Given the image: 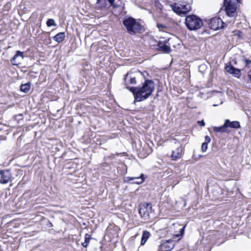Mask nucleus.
Instances as JSON below:
<instances>
[{
  "label": "nucleus",
  "instance_id": "f257e3e1",
  "mask_svg": "<svg viewBox=\"0 0 251 251\" xmlns=\"http://www.w3.org/2000/svg\"><path fill=\"white\" fill-rule=\"evenodd\" d=\"M154 83L152 80L146 79L141 87H127L132 93L135 100L142 101L150 97L154 90Z\"/></svg>",
  "mask_w": 251,
  "mask_h": 251
},
{
  "label": "nucleus",
  "instance_id": "f03ea898",
  "mask_svg": "<svg viewBox=\"0 0 251 251\" xmlns=\"http://www.w3.org/2000/svg\"><path fill=\"white\" fill-rule=\"evenodd\" d=\"M123 24L126 31L131 35H135L140 33L142 29L141 25L132 17L125 19Z\"/></svg>",
  "mask_w": 251,
  "mask_h": 251
},
{
  "label": "nucleus",
  "instance_id": "7ed1b4c3",
  "mask_svg": "<svg viewBox=\"0 0 251 251\" xmlns=\"http://www.w3.org/2000/svg\"><path fill=\"white\" fill-rule=\"evenodd\" d=\"M185 23L187 27L190 30L199 29L203 25L201 20L193 15L186 16Z\"/></svg>",
  "mask_w": 251,
  "mask_h": 251
},
{
  "label": "nucleus",
  "instance_id": "20e7f679",
  "mask_svg": "<svg viewBox=\"0 0 251 251\" xmlns=\"http://www.w3.org/2000/svg\"><path fill=\"white\" fill-rule=\"evenodd\" d=\"M152 212V205L151 203H144L140 205L139 213L141 217L144 220L149 219Z\"/></svg>",
  "mask_w": 251,
  "mask_h": 251
},
{
  "label": "nucleus",
  "instance_id": "39448f33",
  "mask_svg": "<svg viewBox=\"0 0 251 251\" xmlns=\"http://www.w3.org/2000/svg\"><path fill=\"white\" fill-rule=\"evenodd\" d=\"M208 24L210 29L217 30L224 27V23L221 18L214 17L209 20Z\"/></svg>",
  "mask_w": 251,
  "mask_h": 251
},
{
  "label": "nucleus",
  "instance_id": "423d86ee",
  "mask_svg": "<svg viewBox=\"0 0 251 251\" xmlns=\"http://www.w3.org/2000/svg\"><path fill=\"white\" fill-rule=\"evenodd\" d=\"M175 245L174 240L172 239L163 241L159 246L158 251H170L174 248Z\"/></svg>",
  "mask_w": 251,
  "mask_h": 251
},
{
  "label": "nucleus",
  "instance_id": "0eeeda50",
  "mask_svg": "<svg viewBox=\"0 0 251 251\" xmlns=\"http://www.w3.org/2000/svg\"><path fill=\"white\" fill-rule=\"evenodd\" d=\"M158 50L163 53H168L171 51L170 45L168 40H165L163 41H159L157 44Z\"/></svg>",
  "mask_w": 251,
  "mask_h": 251
},
{
  "label": "nucleus",
  "instance_id": "6e6552de",
  "mask_svg": "<svg viewBox=\"0 0 251 251\" xmlns=\"http://www.w3.org/2000/svg\"><path fill=\"white\" fill-rule=\"evenodd\" d=\"M145 177L143 174H141L140 176L129 177L127 176L125 178V181L127 183L131 181H133L131 183L133 184H141L145 181Z\"/></svg>",
  "mask_w": 251,
  "mask_h": 251
},
{
  "label": "nucleus",
  "instance_id": "1a4fd4ad",
  "mask_svg": "<svg viewBox=\"0 0 251 251\" xmlns=\"http://www.w3.org/2000/svg\"><path fill=\"white\" fill-rule=\"evenodd\" d=\"M1 178L0 179V183H7L11 178V174L9 170H1L0 172Z\"/></svg>",
  "mask_w": 251,
  "mask_h": 251
},
{
  "label": "nucleus",
  "instance_id": "9d476101",
  "mask_svg": "<svg viewBox=\"0 0 251 251\" xmlns=\"http://www.w3.org/2000/svg\"><path fill=\"white\" fill-rule=\"evenodd\" d=\"M225 69L228 73L232 75L235 77L239 78L241 75L240 70L235 68L230 64L226 65Z\"/></svg>",
  "mask_w": 251,
  "mask_h": 251
},
{
  "label": "nucleus",
  "instance_id": "9b49d317",
  "mask_svg": "<svg viewBox=\"0 0 251 251\" xmlns=\"http://www.w3.org/2000/svg\"><path fill=\"white\" fill-rule=\"evenodd\" d=\"M110 3V5L114 7H117V6L114 4L115 0H107ZM107 3L106 0H97L96 6L98 9L101 10L107 6Z\"/></svg>",
  "mask_w": 251,
  "mask_h": 251
},
{
  "label": "nucleus",
  "instance_id": "f8f14e48",
  "mask_svg": "<svg viewBox=\"0 0 251 251\" xmlns=\"http://www.w3.org/2000/svg\"><path fill=\"white\" fill-rule=\"evenodd\" d=\"M124 83L126 86V88L127 89V87H130L129 84H136L137 82L135 77L132 76L131 75L127 74L124 77Z\"/></svg>",
  "mask_w": 251,
  "mask_h": 251
},
{
  "label": "nucleus",
  "instance_id": "ddd939ff",
  "mask_svg": "<svg viewBox=\"0 0 251 251\" xmlns=\"http://www.w3.org/2000/svg\"><path fill=\"white\" fill-rule=\"evenodd\" d=\"M182 151L183 148L181 146L177 147L175 150L173 151L171 156L172 159L173 160H176L178 158H180Z\"/></svg>",
  "mask_w": 251,
  "mask_h": 251
},
{
  "label": "nucleus",
  "instance_id": "4468645a",
  "mask_svg": "<svg viewBox=\"0 0 251 251\" xmlns=\"http://www.w3.org/2000/svg\"><path fill=\"white\" fill-rule=\"evenodd\" d=\"M225 7L226 15L229 17H234L236 11L235 4H232Z\"/></svg>",
  "mask_w": 251,
  "mask_h": 251
},
{
  "label": "nucleus",
  "instance_id": "2eb2a0df",
  "mask_svg": "<svg viewBox=\"0 0 251 251\" xmlns=\"http://www.w3.org/2000/svg\"><path fill=\"white\" fill-rule=\"evenodd\" d=\"M225 123L227 128L230 127L237 129L240 127V123L238 121L230 122L229 120L226 119L225 120Z\"/></svg>",
  "mask_w": 251,
  "mask_h": 251
},
{
  "label": "nucleus",
  "instance_id": "dca6fc26",
  "mask_svg": "<svg viewBox=\"0 0 251 251\" xmlns=\"http://www.w3.org/2000/svg\"><path fill=\"white\" fill-rule=\"evenodd\" d=\"M180 3L182 14L185 15L191 10V5L189 3L184 1L180 2Z\"/></svg>",
  "mask_w": 251,
  "mask_h": 251
},
{
  "label": "nucleus",
  "instance_id": "f3484780",
  "mask_svg": "<svg viewBox=\"0 0 251 251\" xmlns=\"http://www.w3.org/2000/svg\"><path fill=\"white\" fill-rule=\"evenodd\" d=\"M170 6L172 9L176 13L181 15V10L180 7V3H175L170 5Z\"/></svg>",
  "mask_w": 251,
  "mask_h": 251
},
{
  "label": "nucleus",
  "instance_id": "a211bd4d",
  "mask_svg": "<svg viewBox=\"0 0 251 251\" xmlns=\"http://www.w3.org/2000/svg\"><path fill=\"white\" fill-rule=\"evenodd\" d=\"M213 129L215 132L225 133L227 132V127L225 123L221 126H213Z\"/></svg>",
  "mask_w": 251,
  "mask_h": 251
},
{
  "label": "nucleus",
  "instance_id": "6ab92c4d",
  "mask_svg": "<svg viewBox=\"0 0 251 251\" xmlns=\"http://www.w3.org/2000/svg\"><path fill=\"white\" fill-rule=\"evenodd\" d=\"M65 35L64 32H59L57 33L56 35H55L53 37V40L58 42L60 43L65 38Z\"/></svg>",
  "mask_w": 251,
  "mask_h": 251
},
{
  "label": "nucleus",
  "instance_id": "aec40b11",
  "mask_svg": "<svg viewBox=\"0 0 251 251\" xmlns=\"http://www.w3.org/2000/svg\"><path fill=\"white\" fill-rule=\"evenodd\" d=\"M150 236V233L149 231L146 230L143 231L141 241V245H144L145 244Z\"/></svg>",
  "mask_w": 251,
  "mask_h": 251
},
{
  "label": "nucleus",
  "instance_id": "412c9836",
  "mask_svg": "<svg viewBox=\"0 0 251 251\" xmlns=\"http://www.w3.org/2000/svg\"><path fill=\"white\" fill-rule=\"evenodd\" d=\"M30 83H26L22 84L20 86V90L21 91L27 93L30 90Z\"/></svg>",
  "mask_w": 251,
  "mask_h": 251
},
{
  "label": "nucleus",
  "instance_id": "4be33fe9",
  "mask_svg": "<svg viewBox=\"0 0 251 251\" xmlns=\"http://www.w3.org/2000/svg\"><path fill=\"white\" fill-rule=\"evenodd\" d=\"M91 239V236L89 234H86L85 235L84 242L82 243L83 247L86 248L89 243L90 240Z\"/></svg>",
  "mask_w": 251,
  "mask_h": 251
},
{
  "label": "nucleus",
  "instance_id": "5701e85b",
  "mask_svg": "<svg viewBox=\"0 0 251 251\" xmlns=\"http://www.w3.org/2000/svg\"><path fill=\"white\" fill-rule=\"evenodd\" d=\"M47 25L48 26H56V24L54 20L52 19H49L47 21Z\"/></svg>",
  "mask_w": 251,
  "mask_h": 251
},
{
  "label": "nucleus",
  "instance_id": "b1692460",
  "mask_svg": "<svg viewBox=\"0 0 251 251\" xmlns=\"http://www.w3.org/2000/svg\"><path fill=\"white\" fill-rule=\"evenodd\" d=\"M18 57H21V58L23 59L24 58L23 56V52H21L20 51H17L16 54L14 56V59H16Z\"/></svg>",
  "mask_w": 251,
  "mask_h": 251
},
{
  "label": "nucleus",
  "instance_id": "393cba45",
  "mask_svg": "<svg viewBox=\"0 0 251 251\" xmlns=\"http://www.w3.org/2000/svg\"><path fill=\"white\" fill-rule=\"evenodd\" d=\"M157 27L160 31H163L164 29H166L167 28L165 25L159 23L157 24Z\"/></svg>",
  "mask_w": 251,
  "mask_h": 251
},
{
  "label": "nucleus",
  "instance_id": "a878e982",
  "mask_svg": "<svg viewBox=\"0 0 251 251\" xmlns=\"http://www.w3.org/2000/svg\"><path fill=\"white\" fill-rule=\"evenodd\" d=\"M207 145L208 144L206 143H203L201 145V150L203 152H205L207 149Z\"/></svg>",
  "mask_w": 251,
  "mask_h": 251
},
{
  "label": "nucleus",
  "instance_id": "bb28decb",
  "mask_svg": "<svg viewBox=\"0 0 251 251\" xmlns=\"http://www.w3.org/2000/svg\"><path fill=\"white\" fill-rule=\"evenodd\" d=\"M231 0H224V6H226L227 5L232 4V3H231Z\"/></svg>",
  "mask_w": 251,
  "mask_h": 251
},
{
  "label": "nucleus",
  "instance_id": "cd10ccee",
  "mask_svg": "<svg viewBox=\"0 0 251 251\" xmlns=\"http://www.w3.org/2000/svg\"><path fill=\"white\" fill-rule=\"evenodd\" d=\"M204 138H205V141H204V143L208 144L211 141L210 138L207 135L205 136Z\"/></svg>",
  "mask_w": 251,
  "mask_h": 251
},
{
  "label": "nucleus",
  "instance_id": "c85d7f7f",
  "mask_svg": "<svg viewBox=\"0 0 251 251\" xmlns=\"http://www.w3.org/2000/svg\"><path fill=\"white\" fill-rule=\"evenodd\" d=\"M16 59H14V56H13V58H12V59L11 60V62L12 64L14 65H18V63H17V62L16 61Z\"/></svg>",
  "mask_w": 251,
  "mask_h": 251
},
{
  "label": "nucleus",
  "instance_id": "c756f323",
  "mask_svg": "<svg viewBox=\"0 0 251 251\" xmlns=\"http://www.w3.org/2000/svg\"><path fill=\"white\" fill-rule=\"evenodd\" d=\"M186 227V225L184 226L182 228L180 229V235H182L183 234H184V229Z\"/></svg>",
  "mask_w": 251,
  "mask_h": 251
},
{
  "label": "nucleus",
  "instance_id": "7c9ffc66",
  "mask_svg": "<svg viewBox=\"0 0 251 251\" xmlns=\"http://www.w3.org/2000/svg\"><path fill=\"white\" fill-rule=\"evenodd\" d=\"M247 76L251 82V69L248 72Z\"/></svg>",
  "mask_w": 251,
  "mask_h": 251
},
{
  "label": "nucleus",
  "instance_id": "2f4dec72",
  "mask_svg": "<svg viewBox=\"0 0 251 251\" xmlns=\"http://www.w3.org/2000/svg\"><path fill=\"white\" fill-rule=\"evenodd\" d=\"M244 61H245V62L246 63V65L251 64V60L245 59L244 60Z\"/></svg>",
  "mask_w": 251,
  "mask_h": 251
},
{
  "label": "nucleus",
  "instance_id": "473e14b6",
  "mask_svg": "<svg viewBox=\"0 0 251 251\" xmlns=\"http://www.w3.org/2000/svg\"><path fill=\"white\" fill-rule=\"evenodd\" d=\"M198 123H199V125L201 126H203L205 125V123L203 120L201 121H198Z\"/></svg>",
  "mask_w": 251,
  "mask_h": 251
},
{
  "label": "nucleus",
  "instance_id": "72a5a7b5",
  "mask_svg": "<svg viewBox=\"0 0 251 251\" xmlns=\"http://www.w3.org/2000/svg\"><path fill=\"white\" fill-rule=\"evenodd\" d=\"M48 226L50 227H51L53 226V225L52 224V223L51 222H50V221L48 222V224L47 225Z\"/></svg>",
  "mask_w": 251,
  "mask_h": 251
},
{
  "label": "nucleus",
  "instance_id": "f704fd0d",
  "mask_svg": "<svg viewBox=\"0 0 251 251\" xmlns=\"http://www.w3.org/2000/svg\"><path fill=\"white\" fill-rule=\"evenodd\" d=\"M114 154H112L110 157H114Z\"/></svg>",
  "mask_w": 251,
  "mask_h": 251
},
{
  "label": "nucleus",
  "instance_id": "c9c22d12",
  "mask_svg": "<svg viewBox=\"0 0 251 251\" xmlns=\"http://www.w3.org/2000/svg\"><path fill=\"white\" fill-rule=\"evenodd\" d=\"M179 236V234H176V237H178Z\"/></svg>",
  "mask_w": 251,
  "mask_h": 251
},
{
  "label": "nucleus",
  "instance_id": "e433bc0d",
  "mask_svg": "<svg viewBox=\"0 0 251 251\" xmlns=\"http://www.w3.org/2000/svg\"><path fill=\"white\" fill-rule=\"evenodd\" d=\"M119 154H120V153H116V155H118Z\"/></svg>",
  "mask_w": 251,
  "mask_h": 251
},
{
  "label": "nucleus",
  "instance_id": "4c0bfd02",
  "mask_svg": "<svg viewBox=\"0 0 251 251\" xmlns=\"http://www.w3.org/2000/svg\"><path fill=\"white\" fill-rule=\"evenodd\" d=\"M237 0V1H238L239 2L240 0Z\"/></svg>",
  "mask_w": 251,
  "mask_h": 251
},
{
  "label": "nucleus",
  "instance_id": "58836bf2",
  "mask_svg": "<svg viewBox=\"0 0 251 251\" xmlns=\"http://www.w3.org/2000/svg\"><path fill=\"white\" fill-rule=\"evenodd\" d=\"M217 105H216V104H214V105H213V106H217Z\"/></svg>",
  "mask_w": 251,
  "mask_h": 251
},
{
  "label": "nucleus",
  "instance_id": "ea45409f",
  "mask_svg": "<svg viewBox=\"0 0 251 251\" xmlns=\"http://www.w3.org/2000/svg\"><path fill=\"white\" fill-rule=\"evenodd\" d=\"M19 116L22 117V115H20Z\"/></svg>",
  "mask_w": 251,
  "mask_h": 251
}]
</instances>
